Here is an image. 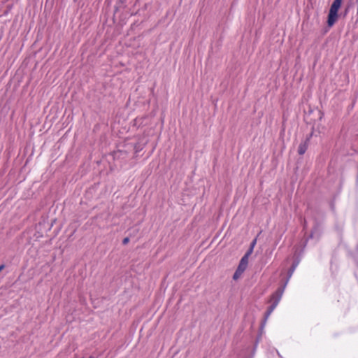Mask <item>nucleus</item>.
I'll list each match as a JSON object with an SVG mask.
<instances>
[{"label":"nucleus","instance_id":"f257e3e1","mask_svg":"<svg viewBox=\"0 0 358 358\" xmlns=\"http://www.w3.org/2000/svg\"><path fill=\"white\" fill-rule=\"evenodd\" d=\"M344 3V0H333L330 5L327 15L329 20H339V12Z\"/></svg>","mask_w":358,"mask_h":358},{"label":"nucleus","instance_id":"f03ea898","mask_svg":"<svg viewBox=\"0 0 358 358\" xmlns=\"http://www.w3.org/2000/svg\"><path fill=\"white\" fill-rule=\"evenodd\" d=\"M308 115V116L313 115V117H310L308 120L305 118L304 120L306 123L311 126L314 125V127H317L316 122L322 121L324 116V113L322 110H320L317 108L313 109L311 107H309Z\"/></svg>","mask_w":358,"mask_h":358},{"label":"nucleus","instance_id":"7ed1b4c3","mask_svg":"<svg viewBox=\"0 0 358 358\" xmlns=\"http://www.w3.org/2000/svg\"><path fill=\"white\" fill-rule=\"evenodd\" d=\"M322 225L319 220L317 219L314 221L313 227H312L311 231L314 233H315V236H317V238H320L321 234H322Z\"/></svg>","mask_w":358,"mask_h":358},{"label":"nucleus","instance_id":"20e7f679","mask_svg":"<svg viewBox=\"0 0 358 358\" xmlns=\"http://www.w3.org/2000/svg\"><path fill=\"white\" fill-rule=\"evenodd\" d=\"M309 143V140L305 138V140L299 144L297 150V152L299 155H303L306 153L308 148Z\"/></svg>","mask_w":358,"mask_h":358},{"label":"nucleus","instance_id":"39448f33","mask_svg":"<svg viewBox=\"0 0 358 358\" xmlns=\"http://www.w3.org/2000/svg\"><path fill=\"white\" fill-rule=\"evenodd\" d=\"M337 20H329V17L327 16L325 26L322 30V34H327L330 30V29H331L337 23Z\"/></svg>","mask_w":358,"mask_h":358},{"label":"nucleus","instance_id":"423d86ee","mask_svg":"<svg viewBox=\"0 0 358 358\" xmlns=\"http://www.w3.org/2000/svg\"><path fill=\"white\" fill-rule=\"evenodd\" d=\"M248 261H249V257L243 255L239 263H238V265L237 266L238 268L245 271L248 267Z\"/></svg>","mask_w":358,"mask_h":358},{"label":"nucleus","instance_id":"0eeeda50","mask_svg":"<svg viewBox=\"0 0 358 358\" xmlns=\"http://www.w3.org/2000/svg\"><path fill=\"white\" fill-rule=\"evenodd\" d=\"M320 126L321 124L318 123L317 127H314V125L311 126L310 132L306 135V139L309 140L310 141L311 138L315 135V132H317L320 134Z\"/></svg>","mask_w":358,"mask_h":358},{"label":"nucleus","instance_id":"6e6552de","mask_svg":"<svg viewBox=\"0 0 358 358\" xmlns=\"http://www.w3.org/2000/svg\"><path fill=\"white\" fill-rule=\"evenodd\" d=\"M126 0H117L116 3L114 6V13H113V19H115V14L119 12L120 8H125L126 6L124 5Z\"/></svg>","mask_w":358,"mask_h":358},{"label":"nucleus","instance_id":"1a4fd4ad","mask_svg":"<svg viewBox=\"0 0 358 358\" xmlns=\"http://www.w3.org/2000/svg\"><path fill=\"white\" fill-rule=\"evenodd\" d=\"M276 306V303H272L269 306H268L266 312L264 313L262 320H265L266 322L268 317H269V315L271 314V313L273 311Z\"/></svg>","mask_w":358,"mask_h":358},{"label":"nucleus","instance_id":"9d476101","mask_svg":"<svg viewBox=\"0 0 358 358\" xmlns=\"http://www.w3.org/2000/svg\"><path fill=\"white\" fill-rule=\"evenodd\" d=\"M128 152L126 150H117L112 152V155L114 159L124 157L127 155Z\"/></svg>","mask_w":358,"mask_h":358},{"label":"nucleus","instance_id":"9b49d317","mask_svg":"<svg viewBox=\"0 0 358 358\" xmlns=\"http://www.w3.org/2000/svg\"><path fill=\"white\" fill-rule=\"evenodd\" d=\"M243 273V271L236 268L235 272L233 274L232 279L235 281L238 280Z\"/></svg>","mask_w":358,"mask_h":358},{"label":"nucleus","instance_id":"f8f14e48","mask_svg":"<svg viewBox=\"0 0 358 358\" xmlns=\"http://www.w3.org/2000/svg\"><path fill=\"white\" fill-rule=\"evenodd\" d=\"M287 282H288L285 280V282L282 285H281L279 287H278V289L274 292L282 295Z\"/></svg>","mask_w":358,"mask_h":358},{"label":"nucleus","instance_id":"ddd939ff","mask_svg":"<svg viewBox=\"0 0 358 358\" xmlns=\"http://www.w3.org/2000/svg\"><path fill=\"white\" fill-rule=\"evenodd\" d=\"M350 6H347L343 11L339 12V19L345 18L349 13Z\"/></svg>","mask_w":358,"mask_h":358},{"label":"nucleus","instance_id":"4468645a","mask_svg":"<svg viewBox=\"0 0 358 358\" xmlns=\"http://www.w3.org/2000/svg\"><path fill=\"white\" fill-rule=\"evenodd\" d=\"M271 297L273 299V303H276V306H277L282 297V295L280 294H276V293L273 292V294L271 295Z\"/></svg>","mask_w":358,"mask_h":358},{"label":"nucleus","instance_id":"2eb2a0df","mask_svg":"<svg viewBox=\"0 0 358 358\" xmlns=\"http://www.w3.org/2000/svg\"><path fill=\"white\" fill-rule=\"evenodd\" d=\"M300 255H301V254H299V255L294 254V259L292 263V266H294L295 267H296L298 266V264H299L300 260H301Z\"/></svg>","mask_w":358,"mask_h":358},{"label":"nucleus","instance_id":"dca6fc26","mask_svg":"<svg viewBox=\"0 0 358 358\" xmlns=\"http://www.w3.org/2000/svg\"><path fill=\"white\" fill-rule=\"evenodd\" d=\"M296 267L291 265L290 267L289 268L288 271H287V278H286V281H289V278L292 276V273H294V270L296 269Z\"/></svg>","mask_w":358,"mask_h":358},{"label":"nucleus","instance_id":"f3484780","mask_svg":"<svg viewBox=\"0 0 358 358\" xmlns=\"http://www.w3.org/2000/svg\"><path fill=\"white\" fill-rule=\"evenodd\" d=\"M132 147L134 148V150H135L136 153L139 152L143 148V145H141L139 143H136L132 145Z\"/></svg>","mask_w":358,"mask_h":358},{"label":"nucleus","instance_id":"a211bd4d","mask_svg":"<svg viewBox=\"0 0 358 358\" xmlns=\"http://www.w3.org/2000/svg\"><path fill=\"white\" fill-rule=\"evenodd\" d=\"M266 321L265 320H262L261 323H260V325H259V331H258V334H260L261 333V335L262 336V333H263V329L264 328V326L266 324Z\"/></svg>","mask_w":358,"mask_h":358},{"label":"nucleus","instance_id":"6ab92c4d","mask_svg":"<svg viewBox=\"0 0 358 358\" xmlns=\"http://www.w3.org/2000/svg\"><path fill=\"white\" fill-rule=\"evenodd\" d=\"M253 251H254V248L249 246V248H248V250L245 252V253L244 254V255L248 257H250V255L253 253Z\"/></svg>","mask_w":358,"mask_h":358},{"label":"nucleus","instance_id":"aec40b11","mask_svg":"<svg viewBox=\"0 0 358 358\" xmlns=\"http://www.w3.org/2000/svg\"><path fill=\"white\" fill-rule=\"evenodd\" d=\"M259 235H257L250 243V247H252L253 248H255L256 244H257V237H258Z\"/></svg>","mask_w":358,"mask_h":358},{"label":"nucleus","instance_id":"412c9836","mask_svg":"<svg viewBox=\"0 0 358 358\" xmlns=\"http://www.w3.org/2000/svg\"><path fill=\"white\" fill-rule=\"evenodd\" d=\"M262 338V335H261V333L260 334H257V336H256V338H255V345H258V343H259L260 340Z\"/></svg>","mask_w":358,"mask_h":358},{"label":"nucleus","instance_id":"4be33fe9","mask_svg":"<svg viewBox=\"0 0 358 358\" xmlns=\"http://www.w3.org/2000/svg\"><path fill=\"white\" fill-rule=\"evenodd\" d=\"M315 233L313 232L312 231H310V233L308 236V237L307 238V239L305 241V243H304V246L306 245L307 242H308V240L310 239V238H313L315 236Z\"/></svg>","mask_w":358,"mask_h":358},{"label":"nucleus","instance_id":"5701e85b","mask_svg":"<svg viewBox=\"0 0 358 358\" xmlns=\"http://www.w3.org/2000/svg\"><path fill=\"white\" fill-rule=\"evenodd\" d=\"M129 241H130V238L129 236H127L122 239V243L123 245H126L129 243Z\"/></svg>","mask_w":358,"mask_h":358},{"label":"nucleus","instance_id":"b1692460","mask_svg":"<svg viewBox=\"0 0 358 358\" xmlns=\"http://www.w3.org/2000/svg\"><path fill=\"white\" fill-rule=\"evenodd\" d=\"M257 348V345H253V348L252 349V351H251V356H250V358H253L255 354V352H256V349Z\"/></svg>","mask_w":358,"mask_h":358},{"label":"nucleus","instance_id":"393cba45","mask_svg":"<svg viewBox=\"0 0 358 358\" xmlns=\"http://www.w3.org/2000/svg\"><path fill=\"white\" fill-rule=\"evenodd\" d=\"M330 207H331V210H334V208H335V206H334V201L332 200L331 202H330Z\"/></svg>","mask_w":358,"mask_h":358},{"label":"nucleus","instance_id":"a878e982","mask_svg":"<svg viewBox=\"0 0 358 358\" xmlns=\"http://www.w3.org/2000/svg\"><path fill=\"white\" fill-rule=\"evenodd\" d=\"M57 221L56 219H54L52 220H51V223H50V225L48 227V230H50L51 229V227L53 226V224H55V222Z\"/></svg>","mask_w":358,"mask_h":358},{"label":"nucleus","instance_id":"bb28decb","mask_svg":"<svg viewBox=\"0 0 358 358\" xmlns=\"http://www.w3.org/2000/svg\"><path fill=\"white\" fill-rule=\"evenodd\" d=\"M302 225H303V230H305L307 227V221L305 219L302 223Z\"/></svg>","mask_w":358,"mask_h":358},{"label":"nucleus","instance_id":"cd10ccee","mask_svg":"<svg viewBox=\"0 0 358 358\" xmlns=\"http://www.w3.org/2000/svg\"><path fill=\"white\" fill-rule=\"evenodd\" d=\"M6 268V265L4 264H0V273Z\"/></svg>","mask_w":358,"mask_h":358},{"label":"nucleus","instance_id":"c85d7f7f","mask_svg":"<svg viewBox=\"0 0 358 358\" xmlns=\"http://www.w3.org/2000/svg\"><path fill=\"white\" fill-rule=\"evenodd\" d=\"M13 5L10 4V5H8L7 6V10L4 13L5 14H6L8 13V10H10L12 8Z\"/></svg>","mask_w":358,"mask_h":358},{"label":"nucleus","instance_id":"c756f323","mask_svg":"<svg viewBox=\"0 0 358 358\" xmlns=\"http://www.w3.org/2000/svg\"><path fill=\"white\" fill-rule=\"evenodd\" d=\"M105 3L107 5V6H109L111 3L110 0H106Z\"/></svg>","mask_w":358,"mask_h":358},{"label":"nucleus","instance_id":"7c9ffc66","mask_svg":"<svg viewBox=\"0 0 358 358\" xmlns=\"http://www.w3.org/2000/svg\"><path fill=\"white\" fill-rule=\"evenodd\" d=\"M357 3V16L358 17V0H356Z\"/></svg>","mask_w":358,"mask_h":358},{"label":"nucleus","instance_id":"2f4dec72","mask_svg":"<svg viewBox=\"0 0 358 358\" xmlns=\"http://www.w3.org/2000/svg\"><path fill=\"white\" fill-rule=\"evenodd\" d=\"M147 7H148V4H147V3H145V5L143 6V10H146V9H147Z\"/></svg>","mask_w":358,"mask_h":358},{"label":"nucleus","instance_id":"473e14b6","mask_svg":"<svg viewBox=\"0 0 358 358\" xmlns=\"http://www.w3.org/2000/svg\"><path fill=\"white\" fill-rule=\"evenodd\" d=\"M60 230V227H58L57 228V229L55 230L56 231V234L58 233V231Z\"/></svg>","mask_w":358,"mask_h":358},{"label":"nucleus","instance_id":"72a5a7b5","mask_svg":"<svg viewBox=\"0 0 358 358\" xmlns=\"http://www.w3.org/2000/svg\"><path fill=\"white\" fill-rule=\"evenodd\" d=\"M355 260L356 264L358 267V259L355 258Z\"/></svg>","mask_w":358,"mask_h":358},{"label":"nucleus","instance_id":"f704fd0d","mask_svg":"<svg viewBox=\"0 0 358 358\" xmlns=\"http://www.w3.org/2000/svg\"><path fill=\"white\" fill-rule=\"evenodd\" d=\"M81 358H85V357H81ZM88 358H96V357L92 355H90Z\"/></svg>","mask_w":358,"mask_h":358},{"label":"nucleus","instance_id":"c9c22d12","mask_svg":"<svg viewBox=\"0 0 358 358\" xmlns=\"http://www.w3.org/2000/svg\"><path fill=\"white\" fill-rule=\"evenodd\" d=\"M45 224V222H43V224H42L41 222H39V225H42V224L44 225Z\"/></svg>","mask_w":358,"mask_h":358},{"label":"nucleus","instance_id":"e433bc0d","mask_svg":"<svg viewBox=\"0 0 358 358\" xmlns=\"http://www.w3.org/2000/svg\"><path fill=\"white\" fill-rule=\"evenodd\" d=\"M74 2L77 1V0H73Z\"/></svg>","mask_w":358,"mask_h":358},{"label":"nucleus","instance_id":"4c0bfd02","mask_svg":"<svg viewBox=\"0 0 358 358\" xmlns=\"http://www.w3.org/2000/svg\"><path fill=\"white\" fill-rule=\"evenodd\" d=\"M357 248H358V244H357Z\"/></svg>","mask_w":358,"mask_h":358}]
</instances>
